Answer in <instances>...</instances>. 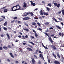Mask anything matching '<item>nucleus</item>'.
I'll return each instance as SVG.
<instances>
[{
    "mask_svg": "<svg viewBox=\"0 0 64 64\" xmlns=\"http://www.w3.org/2000/svg\"><path fill=\"white\" fill-rule=\"evenodd\" d=\"M16 6V9L17 10H20V9H21V7L20 6H19V4H18L16 6Z\"/></svg>",
    "mask_w": 64,
    "mask_h": 64,
    "instance_id": "f257e3e1",
    "label": "nucleus"
},
{
    "mask_svg": "<svg viewBox=\"0 0 64 64\" xmlns=\"http://www.w3.org/2000/svg\"><path fill=\"white\" fill-rule=\"evenodd\" d=\"M30 18L28 17H25L23 18V20H26L27 21L28 20H30Z\"/></svg>",
    "mask_w": 64,
    "mask_h": 64,
    "instance_id": "f03ea898",
    "label": "nucleus"
},
{
    "mask_svg": "<svg viewBox=\"0 0 64 64\" xmlns=\"http://www.w3.org/2000/svg\"><path fill=\"white\" fill-rule=\"evenodd\" d=\"M54 64H60V63L57 60L54 61Z\"/></svg>",
    "mask_w": 64,
    "mask_h": 64,
    "instance_id": "7ed1b4c3",
    "label": "nucleus"
},
{
    "mask_svg": "<svg viewBox=\"0 0 64 64\" xmlns=\"http://www.w3.org/2000/svg\"><path fill=\"white\" fill-rule=\"evenodd\" d=\"M49 40L50 42L51 43H53V41L52 40V38H51V36H50L49 38Z\"/></svg>",
    "mask_w": 64,
    "mask_h": 64,
    "instance_id": "20e7f679",
    "label": "nucleus"
},
{
    "mask_svg": "<svg viewBox=\"0 0 64 64\" xmlns=\"http://www.w3.org/2000/svg\"><path fill=\"white\" fill-rule=\"evenodd\" d=\"M50 47L51 48H53L54 50H56L57 49V48H56V47L55 46H53V45H51L50 46Z\"/></svg>",
    "mask_w": 64,
    "mask_h": 64,
    "instance_id": "39448f33",
    "label": "nucleus"
},
{
    "mask_svg": "<svg viewBox=\"0 0 64 64\" xmlns=\"http://www.w3.org/2000/svg\"><path fill=\"white\" fill-rule=\"evenodd\" d=\"M15 7H16V6H14L12 8H11V9L12 10V11H14H14H17V10H18V9L17 10L16 9L15 10H13V9H14Z\"/></svg>",
    "mask_w": 64,
    "mask_h": 64,
    "instance_id": "423d86ee",
    "label": "nucleus"
},
{
    "mask_svg": "<svg viewBox=\"0 0 64 64\" xmlns=\"http://www.w3.org/2000/svg\"><path fill=\"white\" fill-rule=\"evenodd\" d=\"M10 55L11 56V57H12V58H15V56H13V54H12V53H10Z\"/></svg>",
    "mask_w": 64,
    "mask_h": 64,
    "instance_id": "0eeeda50",
    "label": "nucleus"
},
{
    "mask_svg": "<svg viewBox=\"0 0 64 64\" xmlns=\"http://www.w3.org/2000/svg\"><path fill=\"white\" fill-rule=\"evenodd\" d=\"M27 50H28L30 51H31V52H32L33 51V50L30 48H28L27 49Z\"/></svg>",
    "mask_w": 64,
    "mask_h": 64,
    "instance_id": "6e6552de",
    "label": "nucleus"
},
{
    "mask_svg": "<svg viewBox=\"0 0 64 64\" xmlns=\"http://www.w3.org/2000/svg\"><path fill=\"white\" fill-rule=\"evenodd\" d=\"M41 57L42 58V59H44V58L43 57V55L41 54H40V57Z\"/></svg>",
    "mask_w": 64,
    "mask_h": 64,
    "instance_id": "1a4fd4ad",
    "label": "nucleus"
},
{
    "mask_svg": "<svg viewBox=\"0 0 64 64\" xmlns=\"http://www.w3.org/2000/svg\"><path fill=\"white\" fill-rule=\"evenodd\" d=\"M23 29L24 30L26 31H27V32H29V31H30V30L29 29H28L27 28L25 29V28H24Z\"/></svg>",
    "mask_w": 64,
    "mask_h": 64,
    "instance_id": "9d476101",
    "label": "nucleus"
},
{
    "mask_svg": "<svg viewBox=\"0 0 64 64\" xmlns=\"http://www.w3.org/2000/svg\"><path fill=\"white\" fill-rule=\"evenodd\" d=\"M32 62L33 64L36 62V61H35V60H34V58H32Z\"/></svg>",
    "mask_w": 64,
    "mask_h": 64,
    "instance_id": "9b49d317",
    "label": "nucleus"
},
{
    "mask_svg": "<svg viewBox=\"0 0 64 64\" xmlns=\"http://www.w3.org/2000/svg\"><path fill=\"white\" fill-rule=\"evenodd\" d=\"M6 35L8 36V39L10 40V36H9V34H6Z\"/></svg>",
    "mask_w": 64,
    "mask_h": 64,
    "instance_id": "f8f14e48",
    "label": "nucleus"
},
{
    "mask_svg": "<svg viewBox=\"0 0 64 64\" xmlns=\"http://www.w3.org/2000/svg\"><path fill=\"white\" fill-rule=\"evenodd\" d=\"M41 15L43 16V11L42 10H41L40 11Z\"/></svg>",
    "mask_w": 64,
    "mask_h": 64,
    "instance_id": "ddd939ff",
    "label": "nucleus"
},
{
    "mask_svg": "<svg viewBox=\"0 0 64 64\" xmlns=\"http://www.w3.org/2000/svg\"><path fill=\"white\" fill-rule=\"evenodd\" d=\"M7 11H8V9H5L4 10V12L6 13V12H7Z\"/></svg>",
    "mask_w": 64,
    "mask_h": 64,
    "instance_id": "4468645a",
    "label": "nucleus"
},
{
    "mask_svg": "<svg viewBox=\"0 0 64 64\" xmlns=\"http://www.w3.org/2000/svg\"><path fill=\"white\" fill-rule=\"evenodd\" d=\"M48 6L49 7H52V5L51 4V3H49L48 4Z\"/></svg>",
    "mask_w": 64,
    "mask_h": 64,
    "instance_id": "2eb2a0df",
    "label": "nucleus"
},
{
    "mask_svg": "<svg viewBox=\"0 0 64 64\" xmlns=\"http://www.w3.org/2000/svg\"><path fill=\"white\" fill-rule=\"evenodd\" d=\"M24 6L25 7V8H26V7H27V4H26L25 3V2H24Z\"/></svg>",
    "mask_w": 64,
    "mask_h": 64,
    "instance_id": "dca6fc26",
    "label": "nucleus"
},
{
    "mask_svg": "<svg viewBox=\"0 0 64 64\" xmlns=\"http://www.w3.org/2000/svg\"><path fill=\"white\" fill-rule=\"evenodd\" d=\"M56 6H57L58 8H60V4H57Z\"/></svg>",
    "mask_w": 64,
    "mask_h": 64,
    "instance_id": "f3484780",
    "label": "nucleus"
},
{
    "mask_svg": "<svg viewBox=\"0 0 64 64\" xmlns=\"http://www.w3.org/2000/svg\"><path fill=\"white\" fill-rule=\"evenodd\" d=\"M58 18V19L60 21H62V18Z\"/></svg>",
    "mask_w": 64,
    "mask_h": 64,
    "instance_id": "a211bd4d",
    "label": "nucleus"
},
{
    "mask_svg": "<svg viewBox=\"0 0 64 64\" xmlns=\"http://www.w3.org/2000/svg\"><path fill=\"white\" fill-rule=\"evenodd\" d=\"M56 28H57L58 29H61V28L58 26H56Z\"/></svg>",
    "mask_w": 64,
    "mask_h": 64,
    "instance_id": "6ab92c4d",
    "label": "nucleus"
},
{
    "mask_svg": "<svg viewBox=\"0 0 64 64\" xmlns=\"http://www.w3.org/2000/svg\"><path fill=\"white\" fill-rule=\"evenodd\" d=\"M7 22H6L4 24V26H7Z\"/></svg>",
    "mask_w": 64,
    "mask_h": 64,
    "instance_id": "aec40b11",
    "label": "nucleus"
},
{
    "mask_svg": "<svg viewBox=\"0 0 64 64\" xmlns=\"http://www.w3.org/2000/svg\"><path fill=\"white\" fill-rule=\"evenodd\" d=\"M52 54L54 57L55 58H56V56L55 55V54H54V53H53Z\"/></svg>",
    "mask_w": 64,
    "mask_h": 64,
    "instance_id": "412c9836",
    "label": "nucleus"
},
{
    "mask_svg": "<svg viewBox=\"0 0 64 64\" xmlns=\"http://www.w3.org/2000/svg\"><path fill=\"white\" fill-rule=\"evenodd\" d=\"M62 13L63 15H64V10H62Z\"/></svg>",
    "mask_w": 64,
    "mask_h": 64,
    "instance_id": "4be33fe9",
    "label": "nucleus"
},
{
    "mask_svg": "<svg viewBox=\"0 0 64 64\" xmlns=\"http://www.w3.org/2000/svg\"><path fill=\"white\" fill-rule=\"evenodd\" d=\"M32 25H34V26H35V25H36V24L35 22H34L33 23H32Z\"/></svg>",
    "mask_w": 64,
    "mask_h": 64,
    "instance_id": "5701e85b",
    "label": "nucleus"
},
{
    "mask_svg": "<svg viewBox=\"0 0 64 64\" xmlns=\"http://www.w3.org/2000/svg\"><path fill=\"white\" fill-rule=\"evenodd\" d=\"M4 29V30H5L6 31V30H7V28H6L5 27H4L3 28Z\"/></svg>",
    "mask_w": 64,
    "mask_h": 64,
    "instance_id": "b1692460",
    "label": "nucleus"
},
{
    "mask_svg": "<svg viewBox=\"0 0 64 64\" xmlns=\"http://www.w3.org/2000/svg\"><path fill=\"white\" fill-rule=\"evenodd\" d=\"M29 43H30V44H32V45H35L34 43L32 42H30Z\"/></svg>",
    "mask_w": 64,
    "mask_h": 64,
    "instance_id": "393cba45",
    "label": "nucleus"
},
{
    "mask_svg": "<svg viewBox=\"0 0 64 64\" xmlns=\"http://www.w3.org/2000/svg\"><path fill=\"white\" fill-rule=\"evenodd\" d=\"M58 4H57V3L56 2L54 3V5H55V6H57Z\"/></svg>",
    "mask_w": 64,
    "mask_h": 64,
    "instance_id": "a878e982",
    "label": "nucleus"
},
{
    "mask_svg": "<svg viewBox=\"0 0 64 64\" xmlns=\"http://www.w3.org/2000/svg\"><path fill=\"white\" fill-rule=\"evenodd\" d=\"M27 15V14H26L24 15H23L22 16H24V17H26V16H28Z\"/></svg>",
    "mask_w": 64,
    "mask_h": 64,
    "instance_id": "bb28decb",
    "label": "nucleus"
},
{
    "mask_svg": "<svg viewBox=\"0 0 64 64\" xmlns=\"http://www.w3.org/2000/svg\"><path fill=\"white\" fill-rule=\"evenodd\" d=\"M48 24H49V23L48 22H46L45 23V25H48Z\"/></svg>",
    "mask_w": 64,
    "mask_h": 64,
    "instance_id": "cd10ccee",
    "label": "nucleus"
},
{
    "mask_svg": "<svg viewBox=\"0 0 64 64\" xmlns=\"http://www.w3.org/2000/svg\"><path fill=\"white\" fill-rule=\"evenodd\" d=\"M30 15H31V16H34V14H33V13L32 12H31L30 13Z\"/></svg>",
    "mask_w": 64,
    "mask_h": 64,
    "instance_id": "c85d7f7f",
    "label": "nucleus"
},
{
    "mask_svg": "<svg viewBox=\"0 0 64 64\" xmlns=\"http://www.w3.org/2000/svg\"><path fill=\"white\" fill-rule=\"evenodd\" d=\"M18 18V17H15L14 18V20H15L16 19H17Z\"/></svg>",
    "mask_w": 64,
    "mask_h": 64,
    "instance_id": "c756f323",
    "label": "nucleus"
},
{
    "mask_svg": "<svg viewBox=\"0 0 64 64\" xmlns=\"http://www.w3.org/2000/svg\"><path fill=\"white\" fill-rule=\"evenodd\" d=\"M44 34H46V35L47 36H48V37H49V34H47V33H45Z\"/></svg>",
    "mask_w": 64,
    "mask_h": 64,
    "instance_id": "7c9ffc66",
    "label": "nucleus"
},
{
    "mask_svg": "<svg viewBox=\"0 0 64 64\" xmlns=\"http://www.w3.org/2000/svg\"><path fill=\"white\" fill-rule=\"evenodd\" d=\"M18 24H22V22H21L18 21Z\"/></svg>",
    "mask_w": 64,
    "mask_h": 64,
    "instance_id": "2f4dec72",
    "label": "nucleus"
},
{
    "mask_svg": "<svg viewBox=\"0 0 64 64\" xmlns=\"http://www.w3.org/2000/svg\"><path fill=\"white\" fill-rule=\"evenodd\" d=\"M57 56L58 58H60V56L59 54H57Z\"/></svg>",
    "mask_w": 64,
    "mask_h": 64,
    "instance_id": "473e14b6",
    "label": "nucleus"
},
{
    "mask_svg": "<svg viewBox=\"0 0 64 64\" xmlns=\"http://www.w3.org/2000/svg\"><path fill=\"white\" fill-rule=\"evenodd\" d=\"M3 48H4V49H8V48L7 47H6L5 46H4L3 47Z\"/></svg>",
    "mask_w": 64,
    "mask_h": 64,
    "instance_id": "72a5a7b5",
    "label": "nucleus"
},
{
    "mask_svg": "<svg viewBox=\"0 0 64 64\" xmlns=\"http://www.w3.org/2000/svg\"><path fill=\"white\" fill-rule=\"evenodd\" d=\"M34 58H35V59H37V56H36L34 55Z\"/></svg>",
    "mask_w": 64,
    "mask_h": 64,
    "instance_id": "f704fd0d",
    "label": "nucleus"
},
{
    "mask_svg": "<svg viewBox=\"0 0 64 64\" xmlns=\"http://www.w3.org/2000/svg\"><path fill=\"white\" fill-rule=\"evenodd\" d=\"M37 24L39 26H41V24H40L39 23H38Z\"/></svg>",
    "mask_w": 64,
    "mask_h": 64,
    "instance_id": "c9c22d12",
    "label": "nucleus"
},
{
    "mask_svg": "<svg viewBox=\"0 0 64 64\" xmlns=\"http://www.w3.org/2000/svg\"><path fill=\"white\" fill-rule=\"evenodd\" d=\"M38 30H40V31H42V29L40 28L38 29Z\"/></svg>",
    "mask_w": 64,
    "mask_h": 64,
    "instance_id": "e433bc0d",
    "label": "nucleus"
},
{
    "mask_svg": "<svg viewBox=\"0 0 64 64\" xmlns=\"http://www.w3.org/2000/svg\"><path fill=\"white\" fill-rule=\"evenodd\" d=\"M4 21V19H1V20H0V22H2V21Z\"/></svg>",
    "mask_w": 64,
    "mask_h": 64,
    "instance_id": "4c0bfd02",
    "label": "nucleus"
},
{
    "mask_svg": "<svg viewBox=\"0 0 64 64\" xmlns=\"http://www.w3.org/2000/svg\"><path fill=\"white\" fill-rule=\"evenodd\" d=\"M47 8V10H48V11H50V8Z\"/></svg>",
    "mask_w": 64,
    "mask_h": 64,
    "instance_id": "58836bf2",
    "label": "nucleus"
},
{
    "mask_svg": "<svg viewBox=\"0 0 64 64\" xmlns=\"http://www.w3.org/2000/svg\"><path fill=\"white\" fill-rule=\"evenodd\" d=\"M44 47L46 49H48V48L46 46H44Z\"/></svg>",
    "mask_w": 64,
    "mask_h": 64,
    "instance_id": "ea45409f",
    "label": "nucleus"
},
{
    "mask_svg": "<svg viewBox=\"0 0 64 64\" xmlns=\"http://www.w3.org/2000/svg\"><path fill=\"white\" fill-rule=\"evenodd\" d=\"M30 38H32V39H34V36H30Z\"/></svg>",
    "mask_w": 64,
    "mask_h": 64,
    "instance_id": "a19ab883",
    "label": "nucleus"
},
{
    "mask_svg": "<svg viewBox=\"0 0 64 64\" xmlns=\"http://www.w3.org/2000/svg\"><path fill=\"white\" fill-rule=\"evenodd\" d=\"M39 53H40V54H43V52H41V51H39Z\"/></svg>",
    "mask_w": 64,
    "mask_h": 64,
    "instance_id": "79ce46f5",
    "label": "nucleus"
},
{
    "mask_svg": "<svg viewBox=\"0 0 64 64\" xmlns=\"http://www.w3.org/2000/svg\"><path fill=\"white\" fill-rule=\"evenodd\" d=\"M38 50H36V54H37L38 53Z\"/></svg>",
    "mask_w": 64,
    "mask_h": 64,
    "instance_id": "37998d69",
    "label": "nucleus"
},
{
    "mask_svg": "<svg viewBox=\"0 0 64 64\" xmlns=\"http://www.w3.org/2000/svg\"><path fill=\"white\" fill-rule=\"evenodd\" d=\"M22 38H23L24 39H26L25 38V36H22Z\"/></svg>",
    "mask_w": 64,
    "mask_h": 64,
    "instance_id": "c03bdc74",
    "label": "nucleus"
},
{
    "mask_svg": "<svg viewBox=\"0 0 64 64\" xmlns=\"http://www.w3.org/2000/svg\"><path fill=\"white\" fill-rule=\"evenodd\" d=\"M7 61H8V62H10V60L9 59H7Z\"/></svg>",
    "mask_w": 64,
    "mask_h": 64,
    "instance_id": "a18cd8bd",
    "label": "nucleus"
},
{
    "mask_svg": "<svg viewBox=\"0 0 64 64\" xmlns=\"http://www.w3.org/2000/svg\"><path fill=\"white\" fill-rule=\"evenodd\" d=\"M0 50H2V47H0Z\"/></svg>",
    "mask_w": 64,
    "mask_h": 64,
    "instance_id": "49530a36",
    "label": "nucleus"
},
{
    "mask_svg": "<svg viewBox=\"0 0 64 64\" xmlns=\"http://www.w3.org/2000/svg\"><path fill=\"white\" fill-rule=\"evenodd\" d=\"M21 27V25H20L18 26L17 28H19V27Z\"/></svg>",
    "mask_w": 64,
    "mask_h": 64,
    "instance_id": "de8ad7c7",
    "label": "nucleus"
},
{
    "mask_svg": "<svg viewBox=\"0 0 64 64\" xmlns=\"http://www.w3.org/2000/svg\"><path fill=\"white\" fill-rule=\"evenodd\" d=\"M32 5H33V6H35V3H34V4H32Z\"/></svg>",
    "mask_w": 64,
    "mask_h": 64,
    "instance_id": "09e8293b",
    "label": "nucleus"
},
{
    "mask_svg": "<svg viewBox=\"0 0 64 64\" xmlns=\"http://www.w3.org/2000/svg\"><path fill=\"white\" fill-rule=\"evenodd\" d=\"M36 37H38V34H35Z\"/></svg>",
    "mask_w": 64,
    "mask_h": 64,
    "instance_id": "8fccbe9b",
    "label": "nucleus"
},
{
    "mask_svg": "<svg viewBox=\"0 0 64 64\" xmlns=\"http://www.w3.org/2000/svg\"><path fill=\"white\" fill-rule=\"evenodd\" d=\"M48 61L49 63H50V60H48Z\"/></svg>",
    "mask_w": 64,
    "mask_h": 64,
    "instance_id": "3c124183",
    "label": "nucleus"
},
{
    "mask_svg": "<svg viewBox=\"0 0 64 64\" xmlns=\"http://www.w3.org/2000/svg\"><path fill=\"white\" fill-rule=\"evenodd\" d=\"M60 24H61L62 25V26H63V25H64V24H63V23L62 22H60Z\"/></svg>",
    "mask_w": 64,
    "mask_h": 64,
    "instance_id": "603ef678",
    "label": "nucleus"
},
{
    "mask_svg": "<svg viewBox=\"0 0 64 64\" xmlns=\"http://www.w3.org/2000/svg\"><path fill=\"white\" fill-rule=\"evenodd\" d=\"M59 35L60 36H61V35H62V34H61V32H60L59 33Z\"/></svg>",
    "mask_w": 64,
    "mask_h": 64,
    "instance_id": "864d4df0",
    "label": "nucleus"
},
{
    "mask_svg": "<svg viewBox=\"0 0 64 64\" xmlns=\"http://www.w3.org/2000/svg\"><path fill=\"white\" fill-rule=\"evenodd\" d=\"M33 31L34 32V33H36V31L34 30H33Z\"/></svg>",
    "mask_w": 64,
    "mask_h": 64,
    "instance_id": "5fc2aeb1",
    "label": "nucleus"
},
{
    "mask_svg": "<svg viewBox=\"0 0 64 64\" xmlns=\"http://www.w3.org/2000/svg\"><path fill=\"white\" fill-rule=\"evenodd\" d=\"M2 18H4V19H4H4H5V17H4L3 16H2Z\"/></svg>",
    "mask_w": 64,
    "mask_h": 64,
    "instance_id": "6e6d98bb",
    "label": "nucleus"
},
{
    "mask_svg": "<svg viewBox=\"0 0 64 64\" xmlns=\"http://www.w3.org/2000/svg\"><path fill=\"white\" fill-rule=\"evenodd\" d=\"M1 36L2 37H4V35L2 34L1 35Z\"/></svg>",
    "mask_w": 64,
    "mask_h": 64,
    "instance_id": "4d7b16f0",
    "label": "nucleus"
},
{
    "mask_svg": "<svg viewBox=\"0 0 64 64\" xmlns=\"http://www.w3.org/2000/svg\"><path fill=\"white\" fill-rule=\"evenodd\" d=\"M21 36H19L18 37H19V38H21Z\"/></svg>",
    "mask_w": 64,
    "mask_h": 64,
    "instance_id": "13d9d810",
    "label": "nucleus"
},
{
    "mask_svg": "<svg viewBox=\"0 0 64 64\" xmlns=\"http://www.w3.org/2000/svg\"><path fill=\"white\" fill-rule=\"evenodd\" d=\"M28 37V36L27 35H26V36H25V38H27Z\"/></svg>",
    "mask_w": 64,
    "mask_h": 64,
    "instance_id": "bf43d9fd",
    "label": "nucleus"
},
{
    "mask_svg": "<svg viewBox=\"0 0 64 64\" xmlns=\"http://www.w3.org/2000/svg\"><path fill=\"white\" fill-rule=\"evenodd\" d=\"M8 29L9 30H10V29H11V28L10 27H9L8 28Z\"/></svg>",
    "mask_w": 64,
    "mask_h": 64,
    "instance_id": "052dcab7",
    "label": "nucleus"
},
{
    "mask_svg": "<svg viewBox=\"0 0 64 64\" xmlns=\"http://www.w3.org/2000/svg\"><path fill=\"white\" fill-rule=\"evenodd\" d=\"M30 48H33V47L31 46H30Z\"/></svg>",
    "mask_w": 64,
    "mask_h": 64,
    "instance_id": "680f3d73",
    "label": "nucleus"
},
{
    "mask_svg": "<svg viewBox=\"0 0 64 64\" xmlns=\"http://www.w3.org/2000/svg\"><path fill=\"white\" fill-rule=\"evenodd\" d=\"M38 63L39 64H41V61H39V62H38Z\"/></svg>",
    "mask_w": 64,
    "mask_h": 64,
    "instance_id": "e2e57ef3",
    "label": "nucleus"
},
{
    "mask_svg": "<svg viewBox=\"0 0 64 64\" xmlns=\"http://www.w3.org/2000/svg\"><path fill=\"white\" fill-rule=\"evenodd\" d=\"M8 47L9 48H11V46L10 45L8 46Z\"/></svg>",
    "mask_w": 64,
    "mask_h": 64,
    "instance_id": "0e129e2a",
    "label": "nucleus"
},
{
    "mask_svg": "<svg viewBox=\"0 0 64 64\" xmlns=\"http://www.w3.org/2000/svg\"><path fill=\"white\" fill-rule=\"evenodd\" d=\"M54 20L57 23H58V21H57V20L56 19H55Z\"/></svg>",
    "mask_w": 64,
    "mask_h": 64,
    "instance_id": "69168bd1",
    "label": "nucleus"
},
{
    "mask_svg": "<svg viewBox=\"0 0 64 64\" xmlns=\"http://www.w3.org/2000/svg\"><path fill=\"white\" fill-rule=\"evenodd\" d=\"M30 14L29 13H26V14L27 15H26L28 16V15H29Z\"/></svg>",
    "mask_w": 64,
    "mask_h": 64,
    "instance_id": "338daca9",
    "label": "nucleus"
},
{
    "mask_svg": "<svg viewBox=\"0 0 64 64\" xmlns=\"http://www.w3.org/2000/svg\"><path fill=\"white\" fill-rule=\"evenodd\" d=\"M62 47H64V44H62Z\"/></svg>",
    "mask_w": 64,
    "mask_h": 64,
    "instance_id": "774afa93",
    "label": "nucleus"
}]
</instances>
